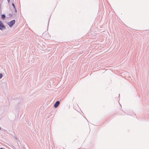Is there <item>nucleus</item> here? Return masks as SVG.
<instances>
[{
  "label": "nucleus",
  "instance_id": "1",
  "mask_svg": "<svg viewBox=\"0 0 149 149\" xmlns=\"http://www.w3.org/2000/svg\"><path fill=\"white\" fill-rule=\"evenodd\" d=\"M15 23V20H13L8 23V24L10 27H12Z\"/></svg>",
  "mask_w": 149,
  "mask_h": 149
},
{
  "label": "nucleus",
  "instance_id": "2",
  "mask_svg": "<svg viewBox=\"0 0 149 149\" xmlns=\"http://www.w3.org/2000/svg\"><path fill=\"white\" fill-rule=\"evenodd\" d=\"M6 29L5 26L3 25L2 22L0 21V29L3 30Z\"/></svg>",
  "mask_w": 149,
  "mask_h": 149
},
{
  "label": "nucleus",
  "instance_id": "3",
  "mask_svg": "<svg viewBox=\"0 0 149 149\" xmlns=\"http://www.w3.org/2000/svg\"><path fill=\"white\" fill-rule=\"evenodd\" d=\"M60 102L58 101H57L54 104V107L55 108L57 107L59 104Z\"/></svg>",
  "mask_w": 149,
  "mask_h": 149
},
{
  "label": "nucleus",
  "instance_id": "4",
  "mask_svg": "<svg viewBox=\"0 0 149 149\" xmlns=\"http://www.w3.org/2000/svg\"><path fill=\"white\" fill-rule=\"evenodd\" d=\"M5 17V16L4 15H1V18L2 19H4Z\"/></svg>",
  "mask_w": 149,
  "mask_h": 149
},
{
  "label": "nucleus",
  "instance_id": "5",
  "mask_svg": "<svg viewBox=\"0 0 149 149\" xmlns=\"http://www.w3.org/2000/svg\"><path fill=\"white\" fill-rule=\"evenodd\" d=\"M12 5L13 6L14 8H15V5L13 3H12Z\"/></svg>",
  "mask_w": 149,
  "mask_h": 149
},
{
  "label": "nucleus",
  "instance_id": "6",
  "mask_svg": "<svg viewBox=\"0 0 149 149\" xmlns=\"http://www.w3.org/2000/svg\"><path fill=\"white\" fill-rule=\"evenodd\" d=\"M2 77V74H0V79Z\"/></svg>",
  "mask_w": 149,
  "mask_h": 149
},
{
  "label": "nucleus",
  "instance_id": "7",
  "mask_svg": "<svg viewBox=\"0 0 149 149\" xmlns=\"http://www.w3.org/2000/svg\"><path fill=\"white\" fill-rule=\"evenodd\" d=\"M14 9H15V13H16L17 11V10H16V8H14Z\"/></svg>",
  "mask_w": 149,
  "mask_h": 149
}]
</instances>
